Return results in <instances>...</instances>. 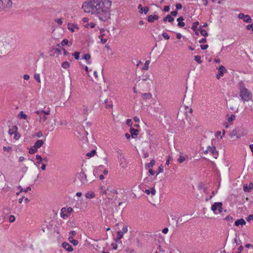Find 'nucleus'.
Wrapping results in <instances>:
<instances>
[{
  "instance_id": "obj_1",
  "label": "nucleus",
  "mask_w": 253,
  "mask_h": 253,
  "mask_svg": "<svg viewBox=\"0 0 253 253\" xmlns=\"http://www.w3.org/2000/svg\"><path fill=\"white\" fill-rule=\"evenodd\" d=\"M96 15L102 21L110 19V8L112 2L110 0H96Z\"/></svg>"
},
{
  "instance_id": "obj_2",
  "label": "nucleus",
  "mask_w": 253,
  "mask_h": 253,
  "mask_svg": "<svg viewBox=\"0 0 253 253\" xmlns=\"http://www.w3.org/2000/svg\"><path fill=\"white\" fill-rule=\"evenodd\" d=\"M96 0H92L89 2H84L82 5V8L85 12L89 13L91 10H96Z\"/></svg>"
},
{
  "instance_id": "obj_3",
  "label": "nucleus",
  "mask_w": 253,
  "mask_h": 253,
  "mask_svg": "<svg viewBox=\"0 0 253 253\" xmlns=\"http://www.w3.org/2000/svg\"><path fill=\"white\" fill-rule=\"evenodd\" d=\"M239 96L244 101H249L252 98V93L248 89L240 91Z\"/></svg>"
},
{
  "instance_id": "obj_4",
  "label": "nucleus",
  "mask_w": 253,
  "mask_h": 253,
  "mask_svg": "<svg viewBox=\"0 0 253 253\" xmlns=\"http://www.w3.org/2000/svg\"><path fill=\"white\" fill-rule=\"evenodd\" d=\"M244 135L243 132V128L242 127H238L235 128L232 131L230 132L229 134V136L230 137L232 138L233 136H236L237 138H240L242 136Z\"/></svg>"
},
{
  "instance_id": "obj_5",
  "label": "nucleus",
  "mask_w": 253,
  "mask_h": 253,
  "mask_svg": "<svg viewBox=\"0 0 253 253\" xmlns=\"http://www.w3.org/2000/svg\"><path fill=\"white\" fill-rule=\"evenodd\" d=\"M211 211L215 213H217V211L218 213H221L223 211L222 203L221 202H215L211 205Z\"/></svg>"
},
{
  "instance_id": "obj_6",
  "label": "nucleus",
  "mask_w": 253,
  "mask_h": 253,
  "mask_svg": "<svg viewBox=\"0 0 253 253\" xmlns=\"http://www.w3.org/2000/svg\"><path fill=\"white\" fill-rule=\"evenodd\" d=\"M77 177L81 181L82 184H85L87 182L86 175L84 172L83 169H82V170L80 172L78 173Z\"/></svg>"
},
{
  "instance_id": "obj_7",
  "label": "nucleus",
  "mask_w": 253,
  "mask_h": 253,
  "mask_svg": "<svg viewBox=\"0 0 253 253\" xmlns=\"http://www.w3.org/2000/svg\"><path fill=\"white\" fill-rule=\"evenodd\" d=\"M218 70L217 74H216V77L219 80L220 78V77H222L224 75V73L227 71L225 67L223 65H220L218 68H217Z\"/></svg>"
},
{
  "instance_id": "obj_8",
  "label": "nucleus",
  "mask_w": 253,
  "mask_h": 253,
  "mask_svg": "<svg viewBox=\"0 0 253 253\" xmlns=\"http://www.w3.org/2000/svg\"><path fill=\"white\" fill-rule=\"evenodd\" d=\"M0 5L3 10L5 8H9L12 5L11 0H0Z\"/></svg>"
},
{
  "instance_id": "obj_9",
  "label": "nucleus",
  "mask_w": 253,
  "mask_h": 253,
  "mask_svg": "<svg viewBox=\"0 0 253 253\" xmlns=\"http://www.w3.org/2000/svg\"><path fill=\"white\" fill-rule=\"evenodd\" d=\"M50 56H54L55 53L57 55H60L61 53V49L59 48H55L54 46H52L50 47Z\"/></svg>"
},
{
  "instance_id": "obj_10",
  "label": "nucleus",
  "mask_w": 253,
  "mask_h": 253,
  "mask_svg": "<svg viewBox=\"0 0 253 253\" xmlns=\"http://www.w3.org/2000/svg\"><path fill=\"white\" fill-rule=\"evenodd\" d=\"M118 159L120 161V166L124 168H126L127 166L126 164V159L122 153H120V154L118 156Z\"/></svg>"
},
{
  "instance_id": "obj_11",
  "label": "nucleus",
  "mask_w": 253,
  "mask_h": 253,
  "mask_svg": "<svg viewBox=\"0 0 253 253\" xmlns=\"http://www.w3.org/2000/svg\"><path fill=\"white\" fill-rule=\"evenodd\" d=\"M8 46V43H4L3 42L0 41V54L6 53Z\"/></svg>"
},
{
  "instance_id": "obj_12",
  "label": "nucleus",
  "mask_w": 253,
  "mask_h": 253,
  "mask_svg": "<svg viewBox=\"0 0 253 253\" xmlns=\"http://www.w3.org/2000/svg\"><path fill=\"white\" fill-rule=\"evenodd\" d=\"M139 130L135 129L132 127H130L129 128V132L132 138H135L137 136L139 133Z\"/></svg>"
},
{
  "instance_id": "obj_13",
  "label": "nucleus",
  "mask_w": 253,
  "mask_h": 253,
  "mask_svg": "<svg viewBox=\"0 0 253 253\" xmlns=\"http://www.w3.org/2000/svg\"><path fill=\"white\" fill-rule=\"evenodd\" d=\"M209 152L210 151L213 156H214L215 158H217V157L218 155V152L216 151V147L214 146H208Z\"/></svg>"
},
{
  "instance_id": "obj_14",
  "label": "nucleus",
  "mask_w": 253,
  "mask_h": 253,
  "mask_svg": "<svg viewBox=\"0 0 253 253\" xmlns=\"http://www.w3.org/2000/svg\"><path fill=\"white\" fill-rule=\"evenodd\" d=\"M62 247L69 252H71L73 251V248L68 243L64 242L62 244Z\"/></svg>"
},
{
  "instance_id": "obj_15",
  "label": "nucleus",
  "mask_w": 253,
  "mask_h": 253,
  "mask_svg": "<svg viewBox=\"0 0 253 253\" xmlns=\"http://www.w3.org/2000/svg\"><path fill=\"white\" fill-rule=\"evenodd\" d=\"M253 189V183L250 182L248 185L247 184H244L243 190L245 192H250Z\"/></svg>"
},
{
  "instance_id": "obj_16",
  "label": "nucleus",
  "mask_w": 253,
  "mask_h": 253,
  "mask_svg": "<svg viewBox=\"0 0 253 253\" xmlns=\"http://www.w3.org/2000/svg\"><path fill=\"white\" fill-rule=\"evenodd\" d=\"M184 20V18L183 16H180L177 19V21L178 22L177 26L179 28H183L185 26V24L183 22Z\"/></svg>"
},
{
  "instance_id": "obj_17",
  "label": "nucleus",
  "mask_w": 253,
  "mask_h": 253,
  "mask_svg": "<svg viewBox=\"0 0 253 253\" xmlns=\"http://www.w3.org/2000/svg\"><path fill=\"white\" fill-rule=\"evenodd\" d=\"M159 16L157 15H150L147 17V21L149 23H153L155 20H157L159 19Z\"/></svg>"
},
{
  "instance_id": "obj_18",
  "label": "nucleus",
  "mask_w": 253,
  "mask_h": 253,
  "mask_svg": "<svg viewBox=\"0 0 253 253\" xmlns=\"http://www.w3.org/2000/svg\"><path fill=\"white\" fill-rule=\"evenodd\" d=\"M74 28H76L77 29H79V27L78 25L75 23H68V29L72 33L74 32Z\"/></svg>"
},
{
  "instance_id": "obj_19",
  "label": "nucleus",
  "mask_w": 253,
  "mask_h": 253,
  "mask_svg": "<svg viewBox=\"0 0 253 253\" xmlns=\"http://www.w3.org/2000/svg\"><path fill=\"white\" fill-rule=\"evenodd\" d=\"M91 58V55L89 53L84 54L82 56V59L85 60L87 64H90L91 61L90 60Z\"/></svg>"
},
{
  "instance_id": "obj_20",
  "label": "nucleus",
  "mask_w": 253,
  "mask_h": 253,
  "mask_svg": "<svg viewBox=\"0 0 253 253\" xmlns=\"http://www.w3.org/2000/svg\"><path fill=\"white\" fill-rule=\"evenodd\" d=\"M246 224L245 220L243 218H240L235 221V225L238 226L239 225L243 226Z\"/></svg>"
},
{
  "instance_id": "obj_21",
  "label": "nucleus",
  "mask_w": 253,
  "mask_h": 253,
  "mask_svg": "<svg viewBox=\"0 0 253 253\" xmlns=\"http://www.w3.org/2000/svg\"><path fill=\"white\" fill-rule=\"evenodd\" d=\"M44 144V141L41 139H38L35 143L33 147H36L38 149L41 148Z\"/></svg>"
},
{
  "instance_id": "obj_22",
  "label": "nucleus",
  "mask_w": 253,
  "mask_h": 253,
  "mask_svg": "<svg viewBox=\"0 0 253 253\" xmlns=\"http://www.w3.org/2000/svg\"><path fill=\"white\" fill-rule=\"evenodd\" d=\"M174 20V18L169 14L167 15L163 18V21L165 22L168 21L169 23H171Z\"/></svg>"
},
{
  "instance_id": "obj_23",
  "label": "nucleus",
  "mask_w": 253,
  "mask_h": 253,
  "mask_svg": "<svg viewBox=\"0 0 253 253\" xmlns=\"http://www.w3.org/2000/svg\"><path fill=\"white\" fill-rule=\"evenodd\" d=\"M66 212V208H62L61 210V217H62L63 219H65L67 218L69 215L66 213H65L64 212Z\"/></svg>"
},
{
  "instance_id": "obj_24",
  "label": "nucleus",
  "mask_w": 253,
  "mask_h": 253,
  "mask_svg": "<svg viewBox=\"0 0 253 253\" xmlns=\"http://www.w3.org/2000/svg\"><path fill=\"white\" fill-rule=\"evenodd\" d=\"M145 192L147 195L151 194L152 195H154L156 193V191L154 187H152L150 189H146Z\"/></svg>"
},
{
  "instance_id": "obj_25",
  "label": "nucleus",
  "mask_w": 253,
  "mask_h": 253,
  "mask_svg": "<svg viewBox=\"0 0 253 253\" xmlns=\"http://www.w3.org/2000/svg\"><path fill=\"white\" fill-rule=\"evenodd\" d=\"M155 163L156 161L155 160H151L149 163H147L145 164V169H148L151 167H153L155 165Z\"/></svg>"
},
{
  "instance_id": "obj_26",
  "label": "nucleus",
  "mask_w": 253,
  "mask_h": 253,
  "mask_svg": "<svg viewBox=\"0 0 253 253\" xmlns=\"http://www.w3.org/2000/svg\"><path fill=\"white\" fill-rule=\"evenodd\" d=\"M198 30L199 31L202 36H204V37H207L208 36V33L206 30L202 29L201 27H199Z\"/></svg>"
},
{
  "instance_id": "obj_27",
  "label": "nucleus",
  "mask_w": 253,
  "mask_h": 253,
  "mask_svg": "<svg viewBox=\"0 0 253 253\" xmlns=\"http://www.w3.org/2000/svg\"><path fill=\"white\" fill-rule=\"evenodd\" d=\"M152 97V94L151 93H145L142 94V98L144 100H147L150 99Z\"/></svg>"
},
{
  "instance_id": "obj_28",
  "label": "nucleus",
  "mask_w": 253,
  "mask_h": 253,
  "mask_svg": "<svg viewBox=\"0 0 253 253\" xmlns=\"http://www.w3.org/2000/svg\"><path fill=\"white\" fill-rule=\"evenodd\" d=\"M68 240L71 243L73 244L74 246H77L79 243L78 241L77 240L74 239L72 236H70L68 238Z\"/></svg>"
},
{
  "instance_id": "obj_29",
  "label": "nucleus",
  "mask_w": 253,
  "mask_h": 253,
  "mask_svg": "<svg viewBox=\"0 0 253 253\" xmlns=\"http://www.w3.org/2000/svg\"><path fill=\"white\" fill-rule=\"evenodd\" d=\"M85 197L87 199H92L95 197V194L93 192H88L85 194Z\"/></svg>"
},
{
  "instance_id": "obj_30",
  "label": "nucleus",
  "mask_w": 253,
  "mask_h": 253,
  "mask_svg": "<svg viewBox=\"0 0 253 253\" xmlns=\"http://www.w3.org/2000/svg\"><path fill=\"white\" fill-rule=\"evenodd\" d=\"M243 20L244 22H246L247 23H250L252 22V18L249 15H246L245 18H243Z\"/></svg>"
},
{
  "instance_id": "obj_31",
  "label": "nucleus",
  "mask_w": 253,
  "mask_h": 253,
  "mask_svg": "<svg viewBox=\"0 0 253 253\" xmlns=\"http://www.w3.org/2000/svg\"><path fill=\"white\" fill-rule=\"evenodd\" d=\"M18 188L20 189V192H28V191H30L31 190V188L30 186L27 187L25 189H23L20 185L18 186Z\"/></svg>"
},
{
  "instance_id": "obj_32",
  "label": "nucleus",
  "mask_w": 253,
  "mask_h": 253,
  "mask_svg": "<svg viewBox=\"0 0 253 253\" xmlns=\"http://www.w3.org/2000/svg\"><path fill=\"white\" fill-rule=\"evenodd\" d=\"M239 86L240 91H241V90H246L247 89V88H246L245 84L243 81H241L239 82Z\"/></svg>"
},
{
  "instance_id": "obj_33",
  "label": "nucleus",
  "mask_w": 253,
  "mask_h": 253,
  "mask_svg": "<svg viewBox=\"0 0 253 253\" xmlns=\"http://www.w3.org/2000/svg\"><path fill=\"white\" fill-rule=\"evenodd\" d=\"M199 23L198 21L194 22L193 23L192 26L191 27V29L193 31H199L198 28V26L199 25Z\"/></svg>"
},
{
  "instance_id": "obj_34",
  "label": "nucleus",
  "mask_w": 253,
  "mask_h": 253,
  "mask_svg": "<svg viewBox=\"0 0 253 253\" xmlns=\"http://www.w3.org/2000/svg\"><path fill=\"white\" fill-rule=\"evenodd\" d=\"M20 119H26L27 118V115L24 113L23 111H21L18 115Z\"/></svg>"
},
{
  "instance_id": "obj_35",
  "label": "nucleus",
  "mask_w": 253,
  "mask_h": 253,
  "mask_svg": "<svg viewBox=\"0 0 253 253\" xmlns=\"http://www.w3.org/2000/svg\"><path fill=\"white\" fill-rule=\"evenodd\" d=\"M61 66L64 69H67L70 67V63L67 61H64L62 63Z\"/></svg>"
},
{
  "instance_id": "obj_36",
  "label": "nucleus",
  "mask_w": 253,
  "mask_h": 253,
  "mask_svg": "<svg viewBox=\"0 0 253 253\" xmlns=\"http://www.w3.org/2000/svg\"><path fill=\"white\" fill-rule=\"evenodd\" d=\"M36 159L37 160V163L38 164H41L42 162V156L40 155H37L36 156Z\"/></svg>"
},
{
  "instance_id": "obj_37",
  "label": "nucleus",
  "mask_w": 253,
  "mask_h": 253,
  "mask_svg": "<svg viewBox=\"0 0 253 253\" xmlns=\"http://www.w3.org/2000/svg\"><path fill=\"white\" fill-rule=\"evenodd\" d=\"M38 151V149L36 147H30L29 148V153L30 154H33Z\"/></svg>"
},
{
  "instance_id": "obj_38",
  "label": "nucleus",
  "mask_w": 253,
  "mask_h": 253,
  "mask_svg": "<svg viewBox=\"0 0 253 253\" xmlns=\"http://www.w3.org/2000/svg\"><path fill=\"white\" fill-rule=\"evenodd\" d=\"M96 152V150L95 149H93L90 152L87 153L86 154V156L88 157H92L95 155Z\"/></svg>"
},
{
  "instance_id": "obj_39",
  "label": "nucleus",
  "mask_w": 253,
  "mask_h": 253,
  "mask_svg": "<svg viewBox=\"0 0 253 253\" xmlns=\"http://www.w3.org/2000/svg\"><path fill=\"white\" fill-rule=\"evenodd\" d=\"M104 103L105 104V107L107 109L112 108L113 107L112 103L111 102L109 103H108L107 99L105 100Z\"/></svg>"
},
{
  "instance_id": "obj_40",
  "label": "nucleus",
  "mask_w": 253,
  "mask_h": 253,
  "mask_svg": "<svg viewBox=\"0 0 253 253\" xmlns=\"http://www.w3.org/2000/svg\"><path fill=\"white\" fill-rule=\"evenodd\" d=\"M80 52L79 51H75L72 54L76 60H79L80 59Z\"/></svg>"
},
{
  "instance_id": "obj_41",
  "label": "nucleus",
  "mask_w": 253,
  "mask_h": 253,
  "mask_svg": "<svg viewBox=\"0 0 253 253\" xmlns=\"http://www.w3.org/2000/svg\"><path fill=\"white\" fill-rule=\"evenodd\" d=\"M194 60L196 61L199 64H201L202 62V61L201 60V57L200 55L195 56Z\"/></svg>"
},
{
  "instance_id": "obj_42",
  "label": "nucleus",
  "mask_w": 253,
  "mask_h": 253,
  "mask_svg": "<svg viewBox=\"0 0 253 253\" xmlns=\"http://www.w3.org/2000/svg\"><path fill=\"white\" fill-rule=\"evenodd\" d=\"M164 171V166L161 165H160L158 169V170L157 171H156V175H158L159 173L163 172Z\"/></svg>"
},
{
  "instance_id": "obj_43",
  "label": "nucleus",
  "mask_w": 253,
  "mask_h": 253,
  "mask_svg": "<svg viewBox=\"0 0 253 253\" xmlns=\"http://www.w3.org/2000/svg\"><path fill=\"white\" fill-rule=\"evenodd\" d=\"M150 61L149 60L146 61L144 65L142 68V69L144 70H148L149 68L148 65L150 64Z\"/></svg>"
},
{
  "instance_id": "obj_44",
  "label": "nucleus",
  "mask_w": 253,
  "mask_h": 253,
  "mask_svg": "<svg viewBox=\"0 0 253 253\" xmlns=\"http://www.w3.org/2000/svg\"><path fill=\"white\" fill-rule=\"evenodd\" d=\"M246 28L248 30H251L252 33H253V22L252 24L247 25Z\"/></svg>"
},
{
  "instance_id": "obj_45",
  "label": "nucleus",
  "mask_w": 253,
  "mask_h": 253,
  "mask_svg": "<svg viewBox=\"0 0 253 253\" xmlns=\"http://www.w3.org/2000/svg\"><path fill=\"white\" fill-rule=\"evenodd\" d=\"M68 43L69 41L67 39H64L62 41L61 44L62 46H65L68 45Z\"/></svg>"
},
{
  "instance_id": "obj_46",
  "label": "nucleus",
  "mask_w": 253,
  "mask_h": 253,
  "mask_svg": "<svg viewBox=\"0 0 253 253\" xmlns=\"http://www.w3.org/2000/svg\"><path fill=\"white\" fill-rule=\"evenodd\" d=\"M123 235L121 231H118L117 232V238L118 240H121L123 237Z\"/></svg>"
},
{
  "instance_id": "obj_47",
  "label": "nucleus",
  "mask_w": 253,
  "mask_h": 253,
  "mask_svg": "<svg viewBox=\"0 0 253 253\" xmlns=\"http://www.w3.org/2000/svg\"><path fill=\"white\" fill-rule=\"evenodd\" d=\"M162 35L166 40H168L170 39L169 36L167 33L164 32L162 33Z\"/></svg>"
},
{
  "instance_id": "obj_48",
  "label": "nucleus",
  "mask_w": 253,
  "mask_h": 253,
  "mask_svg": "<svg viewBox=\"0 0 253 253\" xmlns=\"http://www.w3.org/2000/svg\"><path fill=\"white\" fill-rule=\"evenodd\" d=\"M224 219L226 220L228 222H232L233 218L232 216L228 215Z\"/></svg>"
},
{
  "instance_id": "obj_49",
  "label": "nucleus",
  "mask_w": 253,
  "mask_h": 253,
  "mask_svg": "<svg viewBox=\"0 0 253 253\" xmlns=\"http://www.w3.org/2000/svg\"><path fill=\"white\" fill-rule=\"evenodd\" d=\"M20 134L18 131H16V132L14 133V139L15 140H18L20 138Z\"/></svg>"
},
{
  "instance_id": "obj_50",
  "label": "nucleus",
  "mask_w": 253,
  "mask_h": 253,
  "mask_svg": "<svg viewBox=\"0 0 253 253\" xmlns=\"http://www.w3.org/2000/svg\"><path fill=\"white\" fill-rule=\"evenodd\" d=\"M186 160L185 157L180 156L179 158L178 159L177 161L179 163H182Z\"/></svg>"
},
{
  "instance_id": "obj_51",
  "label": "nucleus",
  "mask_w": 253,
  "mask_h": 253,
  "mask_svg": "<svg viewBox=\"0 0 253 253\" xmlns=\"http://www.w3.org/2000/svg\"><path fill=\"white\" fill-rule=\"evenodd\" d=\"M235 118H236V116L235 115H233V114H232L230 117H229L228 118V121L229 122H231L232 121H233L234 120H235Z\"/></svg>"
},
{
  "instance_id": "obj_52",
  "label": "nucleus",
  "mask_w": 253,
  "mask_h": 253,
  "mask_svg": "<svg viewBox=\"0 0 253 253\" xmlns=\"http://www.w3.org/2000/svg\"><path fill=\"white\" fill-rule=\"evenodd\" d=\"M34 78L38 83H41L40 77L39 74H35Z\"/></svg>"
},
{
  "instance_id": "obj_53",
  "label": "nucleus",
  "mask_w": 253,
  "mask_h": 253,
  "mask_svg": "<svg viewBox=\"0 0 253 253\" xmlns=\"http://www.w3.org/2000/svg\"><path fill=\"white\" fill-rule=\"evenodd\" d=\"M3 150L4 151H6L7 152H9L12 150V148L10 146H8V147L3 146Z\"/></svg>"
},
{
  "instance_id": "obj_54",
  "label": "nucleus",
  "mask_w": 253,
  "mask_h": 253,
  "mask_svg": "<svg viewBox=\"0 0 253 253\" xmlns=\"http://www.w3.org/2000/svg\"><path fill=\"white\" fill-rule=\"evenodd\" d=\"M127 232V225H124L123 227L122 231H121V232H122L123 234L126 233Z\"/></svg>"
},
{
  "instance_id": "obj_55",
  "label": "nucleus",
  "mask_w": 253,
  "mask_h": 253,
  "mask_svg": "<svg viewBox=\"0 0 253 253\" xmlns=\"http://www.w3.org/2000/svg\"><path fill=\"white\" fill-rule=\"evenodd\" d=\"M126 124L128 126H131L132 125L133 123L130 119H127L126 121Z\"/></svg>"
},
{
  "instance_id": "obj_56",
  "label": "nucleus",
  "mask_w": 253,
  "mask_h": 253,
  "mask_svg": "<svg viewBox=\"0 0 253 253\" xmlns=\"http://www.w3.org/2000/svg\"><path fill=\"white\" fill-rule=\"evenodd\" d=\"M178 14V10H177L176 9H175V10L174 11H172L170 12V15H171L172 17V16H177Z\"/></svg>"
},
{
  "instance_id": "obj_57",
  "label": "nucleus",
  "mask_w": 253,
  "mask_h": 253,
  "mask_svg": "<svg viewBox=\"0 0 253 253\" xmlns=\"http://www.w3.org/2000/svg\"><path fill=\"white\" fill-rule=\"evenodd\" d=\"M143 7L142 6V5L140 4H139V5L138 6V9L139 10V12L140 13L142 14L143 13Z\"/></svg>"
},
{
  "instance_id": "obj_58",
  "label": "nucleus",
  "mask_w": 253,
  "mask_h": 253,
  "mask_svg": "<svg viewBox=\"0 0 253 253\" xmlns=\"http://www.w3.org/2000/svg\"><path fill=\"white\" fill-rule=\"evenodd\" d=\"M176 9L177 10H180L182 8V5L180 3H177L175 4Z\"/></svg>"
},
{
  "instance_id": "obj_59",
  "label": "nucleus",
  "mask_w": 253,
  "mask_h": 253,
  "mask_svg": "<svg viewBox=\"0 0 253 253\" xmlns=\"http://www.w3.org/2000/svg\"><path fill=\"white\" fill-rule=\"evenodd\" d=\"M9 220L10 222H13L15 220V217L13 215H10L9 217Z\"/></svg>"
},
{
  "instance_id": "obj_60",
  "label": "nucleus",
  "mask_w": 253,
  "mask_h": 253,
  "mask_svg": "<svg viewBox=\"0 0 253 253\" xmlns=\"http://www.w3.org/2000/svg\"><path fill=\"white\" fill-rule=\"evenodd\" d=\"M246 220L247 221L250 222L251 220H253V214H250L248 216L246 217Z\"/></svg>"
},
{
  "instance_id": "obj_61",
  "label": "nucleus",
  "mask_w": 253,
  "mask_h": 253,
  "mask_svg": "<svg viewBox=\"0 0 253 253\" xmlns=\"http://www.w3.org/2000/svg\"><path fill=\"white\" fill-rule=\"evenodd\" d=\"M209 47V45L208 44H201L200 47L202 50H206Z\"/></svg>"
},
{
  "instance_id": "obj_62",
  "label": "nucleus",
  "mask_w": 253,
  "mask_h": 253,
  "mask_svg": "<svg viewBox=\"0 0 253 253\" xmlns=\"http://www.w3.org/2000/svg\"><path fill=\"white\" fill-rule=\"evenodd\" d=\"M199 42L200 43H206V42H207V39L206 38V37H204V38H202V39H201L200 40H199Z\"/></svg>"
},
{
  "instance_id": "obj_63",
  "label": "nucleus",
  "mask_w": 253,
  "mask_h": 253,
  "mask_svg": "<svg viewBox=\"0 0 253 253\" xmlns=\"http://www.w3.org/2000/svg\"><path fill=\"white\" fill-rule=\"evenodd\" d=\"M170 10V6L169 5L165 6L163 10L165 12H169Z\"/></svg>"
},
{
  "instance_id": "obj_64",
  "label": "nucleus",
  "mask_w": 253,
  "mask_h": 253,
  "mask_svg": "<svg viewBox=\"0 0 253 253\" xmlns=\"http://www.w3.org/2000/svg\"><path fill=\"white\" fill-rule=\"evenodd\" d=\"M245 16L246 15H245L244 13H240L238 14V17L239 19L243 20V18H245Z\"/></svg>"
}]
</instances>
